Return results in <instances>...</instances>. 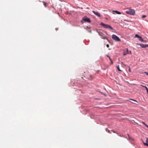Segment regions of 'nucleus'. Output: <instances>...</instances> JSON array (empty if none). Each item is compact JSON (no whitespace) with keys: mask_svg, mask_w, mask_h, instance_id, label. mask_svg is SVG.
Listing matches in <instances>:
<instances>
[{"mask_svg":"<svg viewBox=\"0 0 148 148\" xmlns=\"http://www.w3.org/2000/svg\"><path fill=\"white\" fill-rule=\"evenodd\" d=\"M126 13L131 15H134L135 14V11L134 9H129L126 11Z\"/></svg>","mask_w":148,"mask_h":148,"instance_id":"1","label":"nucleus"},{"mask_svg":"<svg viewBox=\"0 0 148 148\" xmlns=\"http://www.w3.org/2000/svg\"><path fill=\"white\" fill-rule=\"evenodd\" d=\"M101 25L105 28H110L112 30H113V28L110 25L108 24H104L102 22L101 23Z\"/></svg>","mask_w":148,"mask_h":148,"instance_id":"2","label":"nucleus"},{"mask_svg":"<svg viewBox=\"0 0 148 148\" xmlns=\"http://www.w3.org/2000/svg\"><path fill=\"white\" fill-rule=\"evenodd\" d=\"M112 39L116 41L120 42L121 41V39L119 37L114 34H113L112 36Z\"/></svg>","mask_w":148,"mask_h":148,"instance_id":"3","label":"nucleus"},{"mask_svg":"<svg viewBox=\"0 0 148 148\" xmlns=\"http://www.w3.org/2000/svg\"><path fill=\"white\" fill-rule=\"evenodd\" d=\"M82 20L84 21L87 22L88 23H90L91 21L90 19L86 17H84L83 18Z\"/></svg>","mask_w":148,"mask_h":148,"instance_id":"4","label":"nucleus"},{"mask_svg":"<svg viewBox=\"0 0 148 148\" xmlns=\"http://www.w3.org/2000/svg\"><path fill=\"white\" fill-rule=\"evenodd\" d=\"M135 37L138 38L139 39V40L141 41L142 42H144V40L142 38V37L139 36L138 34H136L135 35Z\"/></svg>","mask_w":148,"mask_h":148,"instance_id":"5","label":"nucleus"},{"mask_svg":"<svg viewBox=\"0 0 148 148\" xmlns=\"http://www.w3.org/2000/svg\"><path fill=\"white\" fill-rule=\"evenodd\" d=\"M137 45H140L142 48H145L148 47L147 45H144L142 44L136 43Z\"/></svg>","mask_w":148,"mask_h":148,"instance_id":"6","label":"nucleus"},{"mask_svg":"<svg viewBox=\"0 0 148 148\" xmlns=\"http://www.w3.org/2000/svg\"><path fill=\"white\" fill-rule=\"evenodd\" d=\"M98 33H99V35L102 37V38H103L104 39H107V37L106 36H104L103 34L102 33L99 32Z\"/></svg>","mask_w":148,"mask_h":148,"instance_id":"7","label":"nucleus"},{"mask_svg":"<svg viewBox=\"0 0 148 148\" xmlns=\"http://www.w3.org/2000/svg\"><path fill=\"white\" fill-rule=\"evenodd\" d=\"M92 12L94 13L97 16L99 17H101V15L98 12H96L94 11H92Z\"/></svg>","mask_w":148,"mask_h":148,"instance_id":"8","label":"nucleus"},{"mask_svg":"<svg viewBox=\"0 0 148 148\" xmlns=\"http://www.w3.org/2000/svg\"><path fill=\"white\" fill-rule=\"evenodd\" d=\"M128 54H129L128 49L127 48L126 51L124 52L123 55V56H125Z\"/></svg>","mask_w":148,"mask_h":148,"instance_id":"9","label":"nucleus"},{"mask_svg":"<svg viewBox=\"0 0 148 148\" xmlns=\"http://www.w3.org/2000/svg\"><path fill=\"white\" fill-rule=\"evenodd\" d=\"M113 12H115L117 14H121V13L120 12L114 10V11H113Z\"/></svg>","mask_w":148,"mask_h":148,"instance_id":"10","label":"nucleus"},{"mask_svg":"<svg viewBox=\"0 0 148 148\" xmlns=\"http://www.w3.org/2000/svg\"><path fill=\"white\" fill-rule=\"evenodd\" d=\"M43 5H44L45 7H46L47 6V3L44 1H43Z\"/></svg>","mask_w":148,"mask_h":148,"instance_id":"11","label":"nucleus"},{"mask_svg":"<svg viewBox=\"0 0 148 148\" xmlns=\"http://www.w3.org/2000/svg\"><path fill=\"white\" fill-rule=\"evenodd\" d=\"M142 123L144 124L147 127V128H148V125L146 124L145 122H144L143 121H142Z\"/></svg>","mask_w":148,"mask_h":148,"instance_id":"12","label":"nucleus"},{"mask_svg":"<svg viewBox=\"0 0 148 148\" xmlns=\"http://www.w3.org/2000/svg\"><path fill=\"white\" fill-rule=\"evenodd\" d=\"M116 67L118 69V70L119 71H121L120 69H119V66H116Z\"/></svg>","mask_w":148,"mask_h":148,"instance_id":"13","label":"nucleus"},{"mask_svg":"<svg viewBox=\"0 0 148 148\" xmlns=\"http://www.w3.org/2000/svg\"><path fill=\"white\" fill-rule=\"evenodd\" d=\"M146 143H144H144H147V144H148V138H146Z\"/></svg>","mask_w":148,"mask_h":148,"instance_id":"14","label":"nucleus"},{"mask_svg":"<svg viewBox=\"0 0 148 148\" xmlns=\"http://www.w3.org/2000/svg\"><path fill=\"white\" fill-rule=\"evenodd\" d=\"M146 15H143L142 16V18H145L146 17Z\"/></svg>","mask_w":148,"mask_h":148,"instance_id":"15","label":"nucleus"},{"mask_svg":"<svg viewBox=\"0 0 148 148\" xmlns=\"http://www.w3.org/2000/svg\"><path fill=\"white\" fill-rule=\"evenodd\" d=\"M144 145L148 147V144H147V143H144Z\"/></svg>","mask_w":148,"mask_h":148,"instance_id":"16","label":"nucleus"},{"mask_svg":"<svg viewBox=\"0 0 148 148\" xmlns=\"http://www.w3.org/2000/svg\"><path fill=\"white\" fill-rule=\"evenodd\" d=\"M141 86H142V87H144V88H146L147 87L146 86H143V85H141Z\"/></svg>","mask_w":148,"mask_h":148,"instance_id":"17","label":"nucleus"},{"mask_svg":"<svg viewBox=\"0 0 148 148\" xmlns=\"http://www.w3.org/2000/svg\"><path fill=\"white\" fill-rule=\"evenodd\" d=\"M144 73H145L146 75H148V72H144Z\"/></svg>","mask_w":148,"mask_h":148,"instance_id":"18","label":"nucleus"},{"mask_svg":"<svg viewBox=\"0 0 148 148\" xmlns=\"http://www.w3.org/2000/svg\"><path fill=\"white\" fill-rule=\"evenodd\" d=\"M145 88H146V90H147V93L148 94V88H147V87H146Z\"/></svg>","mask_w":148,"mask_h":148,"instance_id":"19","label":"nucleus"},{"mask_svg":"<svg viewBox=\"0 0 148 148\" xmlns=\"http://www.w3.org/2000/svg\"><path fill=\"white\" fill-rule=\"evenodd\" d=\"M130 99L132 100L133 101H136V102H137V101L136 100H133V99Z\"/></svg>","mask_w":148,"mask_h":148,"instance_id":"20","label":"nucleus"},{"mask_svg":"<svg viewBox=\"0 0 148 148\" xmlns=\"http://www.w3.org/2000/svg\"><path fill=\"white\" fill-rule=\"evenodd\" d=\"M129 71L130 72H131V69L130 67H129Z\"/></svg>","mask_w":148,"mask_h":148,"instance_id":"21","label":"nucleus"},{"mask_svg":"<svg viewBox=\"0 0 148 148\" xmlns=\"http://www.w3.org/2000/svg\"><path fill=\"white\" fill-rule=\"evenodd\" d=\"M109 45L108 44H107L106 45V47H109Z\"/></svg>","mask_w":148,"mask_h":148,"instance_id":"22","label":"nucleus"},{"mask_svg":"<svg viewBox=\"0 0 148 148\" xmlns=\"http://www.w3.org/2000/svg\"><path fill=\"white\" fill-rule=\"evenodd\" d=\"M109 59H110V61H111V62H112V60L110 58V57H109Z\"/></svg>","mask_w":148,"mask_h":148,"instance_id":"23","label":"nucleus"},{"mask_svg":"<svg viewBox=\"0 0 148 148\" xmlns=\"http://www.w3.org/2000/svg\"><path fill=\"white\" fill-rule=\"evenodd\" d=\"M129 54H131V51H130L129 52Z\"/></svg>","mask_w":148,"mask_h":148,"instance_id":"24","label":"nucleus"},{"mask_svg":"<svg viewBox=\"0 0 148 148\" xmlns=\"http://www.w3.org/2000/svg\"><path fill=\"white\" fill-rule=\"evenodd\" d=\"M106 131L107 132V131H108V132H110V131H109V130H108L107 128H106Z\"/></svg>","mask_w":148,"mask_h":148,"instance_id":"25","label":"nucleus"},{"mask_svg":"<svg viewBox=\"0 0 148 148\" xmlns=\"http://www.w3.org/2000/svg\"><path fill=\"white\" fill-rule=\"evenodd\" d=\"M111 62V63H112V64H113V62H112H112Z\"/></svg>","mask_w":148,"mask_h":148,"instance_id":"26","label":"nucleus"},{"mask_svg":"<svg viewBox=\"0 0 148 148\" xmlns=\"http://www.w3.org/2000/svg\"><path fill=\"white\" fill-rule=\"evenodd\" d=\"M107 56L108 57V58H109V57H110L109 56H108V55H107Z\"/></svg>","mask_w":148,"mask_h":148,"instance_id":"27","label":"nucleus"},{"mask_svg":"<svg viewBox=\"0 0 148 148\" xmlns=\"http://www.w3.org/2000/svg\"><path fill=\"white\" fill-rule=\"evenodd\" d=\"M107 56L108 57V58H109V57H110L109 56H108V55H107Z\"/></svg>","mask_w":148,"mask_h":148,"instance_id":"28","label":"nucleus"},{"mask_svg":"<svg viewBox=\"0 0 148 148\" xmlns=\"http://www.w3.org/2000/svg\"><path fill=\"white\" fill-rule=\"evenodd\" d=\"M147 46H148V44L147 45Z\"/></svg>","mask_w":148,"mask_h":148,"instance_id":"29","label":"nucleus"}]
</instances>
